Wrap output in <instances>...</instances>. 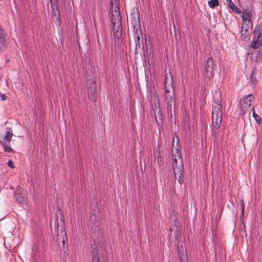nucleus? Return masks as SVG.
I'll return each mask as SVG.
<instances>
[{
  "mask_svg": "<svg viewBox=\"0 0 262 262\" xmlns=\"http://www.w3.org/2000/svg\"><path fill=\"white\" fill-rule=\"evenodd\" d=\"M88 96L89 99L93 102L97 99V87L94 80L91 79L88 81Z\"/></svg>",
  "mask_w": 262,
  "mask_h": 262,
  "instance_id": "nucleus-5",
  "label": "nucleus"
},
{
  "mask_svg": "<svg viewBox=\"0 0 262 262\" xmlns=\"http://www.w3.org/2000/svg\"><path fill=\"white\" fill-rule=\"evenodd\" d=\"M254 37L251 43V47L253 49H257L262 44V25L256 26L253 31Z\"/></svg>",
  "mask_w": 262,
  "mask_h": 262,
  "instance_id": "nucleus-4",
  "label": "nucleus"
},
{
  "mask_svg": "<svg viewBox=\"0 0 262 262\" xmlns=\"http://www.w3.org/2000/svg\"><path fill=\"white\" fill-rule=\"evenodd\" d=\"M4 149L5 151L11 152L13 151L12 148L6 145V143L3 144Z\"/></svg>",
  "mask_w": 262,
  "mask_h": 262,
  "instance_id": "nucleus-29",
  "label": "nucleus"
},
{
  "mask_svg": "<svg viewBox=\"0 0 262 262\" xmlns=\"http://www.w3.org/2000/svg\"><path fill=\"white\" fill-rule=\"evenodd\" d=\"M252 111H253V112H252L253 117L254 118L255 120L256 121V122H257V124H260L261 122V117L255 112L254 108H252Z\"/></svg>",
  "mask_w": 262,
  "mask_h": 262,
  "instance_id": "nucleus-23",
  "label": "nucleus"
},
{
  "mask_svg": "<svg viewBox=\"0 0 262 262\" xmlns=\"http://www.w3.org/2000/svg\"><path fill=\"white\" fill-rule=\"evenodd\" d=\"M229 7L232 10L236 13H239V11L237 10V7L232 3L231 0H226Z\"/></svg>",
  "mask_w": 262,
  "mask_h": 262,
  "instance_id": "nucleus-21",
  "label": "nucleus"
},
{
  "mask_svg": "<svg viewBox=\"0 0 262 262\" xmlns=\"http://www.w3.org/2000/svg\"><path fill=\"white\" fill-rule=\"evenodd\" d=\"M159 98L157 96H155V94H154L152 96H151V105L152 106L154 112L155 113L157 109H158V114L160 118L162 117V111L161 109L160 108V104H159Z\"/></svg>",
  "mask_w": 262,
  "mask_h": 262,
  "instance_id": "nucleus-10",
  "label": "nucleus"
},
{
  "mask_svg": "<svg viewBox=\"0 0 262 262\" xmlns=\"http://www.w3.org/2000/svg\"><path fill=\"white\" fill-rule=\"evenodd\" d=\"M5 36L4 35V32L3 30L1 29V27H0V43H3L4 41Z\"/></svg>",
  "mask_w": 262,
  "mask_h": 262,
  "instance_id": "nucleus-32",
  "label": "nucleus"
},
{
  "mask_svg": "<svg viewBox=\"0 0 262 262\" xmlns=\"http://www.w3.org/2000/svg\"><path fill=\"white\" fill-rule=\"evenodd\" d=\"M130 21L134 31L141 29L139 11L136 8L132 9Z\"/></svg>",
  "mask_w": 262,
  "mask_h": 262,
  "instance_id": "nucleus-6",
  "label": "nucleus"
},
{
  "mask_svg": "<svg viewBox=\"0 0 262 262\" xmlns=\"http://www.w3.org/2000/svg\"><path fill=\"white\" fill-rule=\"evenodd\" d=\"M175 140V137L173 138L172 147H171V156L173 159V161H174V159H177L178 158L179 160L182 159V156L181 154V146L180 145V142L178 138H177V141L176 143V145L175 148H174V142Z\"/></svg>",
  "mask_w": 262,
  "mask_h": 262,
  "instance_id": "nucleus-9",
  "label": "nucleus"
},
{
  "mask_svg": "<svg viewBox=\"0 0 262 262\" xmlns=\"http://www.w3.org/2000/svg\"><path fill=\"white\" fill-rule=\"evenodd\" d=\"M59 215L57 216V222H59V224H64V220L63 214L60 209H59Z\"/></svg>",
  "mask_w": 262,
  "mask_h": 262,
  "instance_id": "nucleus-22",
  "label": "nucleus"
},
{
  "mask_svg": "<svg viewBox=\"0 0 262 262\" xmlns=\"http://www.w3.org/2000/svg\"><path fill=\"white\" fill-rule=\"evenodd\" d=\"M158 151H157V152L155 154V157L157 158H161V152H160V147L159 146H158Z\"/></svg>",
  "mask_w": 262,
  "mask_h": 262,
  "instance_id": "nucleus-33",
  "label": "nucleus"
},
{
  "mask_svg": "<svg viewBox=\"0 0 262 262\" xmlns=\"http://www.w3.org/2000/svg\"><path fill=\"white\" fill-rule=\"evenodd\" d=\"M258 81V80L256 76V73L254 71H252L250 75V82L251 84L252 85H255L257 84Z\"/></svg>",
  "mask_w": 262,
  "mask_h": 262,
  "instance_id": "nucleus-20",
  "label": "nucleus"
},
{
  "mask_svg": "<svg viewBox=\"0 0 262 262\" xmlns=\"http://www.w3.org/2000/svg\"><path fill=\"white\" fill-rule=\"evenodd\" d=\"M166 79L165 80V83ZM172 91L168 90L165 84V101L166 104V108L167 114L172 117V108L175 109L176 107V97L174 95V88L171 86Z\"/></svg>",
  "mask_w": 262,
  "mask_h": 262,
  "instance_id": "nucleus-2",
  "label": "nucleus"
},
{
  "mask_svg": "<svg viewBox=\"0 0 262 262\" xmlns=\"http://www.w3.org/2000/svg\"><path fill=\"white\" fill-rule=\"evenodd\" d=\"M90 222L95 225L94 227H91L92 230L93 231L91 234L92 237L95 238L101 234L100 228L99 227V223L97 222V217L95 215H92L90 216Z\"/></svg>",
  "mask_w": 262,
  "mask_h": 262,
  "instance_id": "nucleus-8",
  "label": "nucleus"
},
{
  "mask_svg": "<svg viewBox=\"0 0 262 262\" xmlns=\"http://www.w3.org/2000/svg\"><path fill=\"white\" fill-rule=\"evenodd\" d=\"M252 29L250 28L248 26H245L242 24L241 27V39L244 41H247L250 40V34Z\"/></svg>",
  "mask_w": 262,
  "mask_h": 262,
  "instance_id": "nucleus-11",
  "label": "nucleus"
},
{
  "mask_svg": "<svg viewBox=\"0 0 262 262\" xmlns=\"http://www.w3.org/2000/svg\"><path fill=\"white\" fill-rule=\"evenodd\" d=\"M12 135H13V133H12V132H11V131L7 132L6 133V135L4 139L7 141H10L12 139Z\"/></svg>",
  "mask_w": 262,
  "mask_h": 262,
  "instance_id": "nucleus-27",
  "label": "nucleus"
},
{
  "mask_svg": "<svg viewBox=\"0 0 262 262\" xmlns=\"http://www.w3.org/2000/svg\"><path fill=\"white\" fill-rule=\"evenodd\" d=\"M92 262H95V261H93H93H92Z\"/></svg>",
  "mask_w": 262,
  "mask_h": 262,
  "instance_id": "nucleus-40",
  "label": "nucleus"
},
{
  "mask_svg": "<svg viewBox=\"0 0 262 262\" xmlns=\"http://www.w3.org/2000/svg\"><path fill=\"white\" fill-rule=\"evenodd\" d=\"M222 120V115L213 116L212 115V121L213 127L218 129L221 125Z\"/></svg>",
  "mask_w": 262,
  "mask_h": 262,
  "instance_id": "nucleus-16",
  "label": "nucleus"
},
{
  "mask_svg": "<svg viewBox=\"0 0 262 262\" xmlns=\"http://www.w3.org/2000/svg\"><path fill=\"white\" fill-rule=\"evenodd\" d=\"M208 5L211 8H214L216 6L219 5V1L218 0H210L208 1Z\"/></svg>",
  "mask_w": 262,
  "mask_h": 262,
  "instance_id": "nucleus-24",
  "label": "nucleus"
},
{
  "mask_svg": "<svg viewBox=\"0 0 262 262\" xmlns=\"http://www.w3.org/2000/svg\"><path fill=\"white\" fill-rule=\"evenodd\" d=\"M213 68V62L211 57L208 58L204 65V70L206 73V74H212Z\"/></svg>",
  "mask_w": 262,
  "mask_h": 262,
  "instance_id": "nucleus-14",
  "label": "nucleus"
},
{
  "mask_svg": "<svg viewBox=\"0 0 262 262\" xmlns=\"http://www.w3.org/2000/svg\"><path fill=\"white\" fill-rule=\"evenodd\" d=\"M173 171L176 179H178V182L181 184L184 182V176L183 174V164L182 159L179 161L178 159H174L172 163Z\"/></svg>",
  "mask_w": 262,
  "mask_h": 262,
  "instance_id": "nucleus-3",
  "label": "nucleus"
},
{
  "mask_svg": "<svg viewBox=\"0 0 262 262\" xmlns=\"http://www.w3.org/2000/svg\"><path fill=\"white\" fill-rule=\"evenodd\" d=\"M57 235H60V236H66V232L65 230L64 224H59V222L57 224Z\"/></svg>",
  "mask_w": 262,
  "mask_h": 262,
  "instance_id": "nucleus-17",
  "label": "nucleus"
},
{
  "mask_svg": "<svg viewBox=\"0 0 262 262\" xmlns=\"http://www.w3.org/2000/svg\"><path fill=\"white\" fill-rule=\"evenodd\" d=\"M157 163L159 166V167H161V163H162V158H157Z\"/></svg>",
  "mask_w": 262,
  "mask_h": 262,
  "instance_id": "nucleus-36",
  "label": "nucleus"
},
{
  "mask_svg": "<svg viewBox=\"0 0 262 262\" xmlns=\"http://www.w3.org/2000/svg\"><path fill=\"white\" fill-rule=\"evenodd\" d=\"M254 100L252 94L245 96L240 101L241 110L242 113H245L247 109L251 106V102Z\"/></svg>",
  "mask_w": 262,
  "mask_h": 262,
  "instance_id": "nucleus-7",
  "label": "nucleus"
},
{
  "mask_svg": "<svg viewBox=\"0 0 262 262\" xmlns=\"http://www.w3.org/2000/svg\"><path fill=\"white\" fill-rule=\"evenodd\" d=\"M112 7L111 22L114 36L119 39L122 35V26L120 9L117 0H111Z\"/></svg>",
  "mask_w": 262,
  "mask_h": 262,
  "instance_id": "nucleus-1",
  "label": "nucleus"
},
{
  "mask_svg": "<svg viewBox=\"0 0 262 262\" xmlns=\"http://www.w3.org/2000/svg\"><path fill=\"white\" fill-rule=\"evenodd\" d=\"M135 36L136 37L135 42L141 41L143 42V33L141 29L134 31Z\"/></svg>",
  "mask_w": 262,
  "mask_h": 262,
  "instance_id": "nucleus-19",
  "label": "nucleus"
},
{
  "mask_svg": "<svg viewBox=\"0 0 262 262\" xmlns=\"http://www.w3.org/2000/svg\"><path fill=\"white\" fill-rule=\"evenodd\" d=\"M21 188L20 187H18L16 191L15 192V197L17 202L22 203L24 200V197L21 193Z\"/></svg>",
  "mask_w": 262,
  "mask_h": 262,
  "instance_id": "nucleus-18",
  "label": "nucleus"
},
{
  "mask_svg": "<svg viewBox=\"0 0 262 262\" xmlns=\"http://www.w3.org/2000/svg\"><path fill=\"white\" fill-rule=\"evenodd\" d=\"M8 166L11 168H14V165L13 162L12 161V160H9V161L8 162Z\"/></svg>",
  "mask_w": 262,
  "mask_h": 262,
  "instance_id": "nucleus-34",
  "label": "nucleus"
},
{
  "mask_svg": "<svg viewBox=\"0 0 262 262\" xmlns=\"http://www.w3.org/2000/svg\"><path fill=\"white\" fill-rule=\"evenodd\" d=\"M93 260L95 262H100L99 258L98 252H97L93 255Z\"/></svg>",
  "mask_w": 262,
  "mask_h": 262,
  "instance_id": "nucleus-31",
  "label": "nucleus"
},
{
  "mask_svg": "<svg viewBox=\"0 0 262 262\" xmlns=\"http://www.w3.org/2000/svg\"><path fill=\"white\" fill-rule=\"evenodd\" d=\"M222 115V106L221 103H217L215 102L213 104H212V115L213 116Z\"/></svg>",
  "mask_w": 262,
  "mask_h": 262,
  "instance_id": "nucleus-15",
  "label": "nucleus"
},
{
  "mask_svg": "<svg viewBox=\"0 0 262 262\" xmlns=\"http://www.w3.org/2000/svg\"><path fill=\"white\" fill-rule=\"evenodd\" d=\"M177 248L181 260L185 261L186 258V249L185 246V243L182 241L180 242L179 241Z\"/></svg>",
  "mask_w": 262,
  "mask_h": 262,
  "instance_id": "nucleus-12",
  "label": "nucleus"
},
{
  "mask_svg": "<svg viewBox=\"0 0 262 262\" xmlns=\"http://www.w3.org/2000/svg\"><path fill=\"white\" fill-rule=\"evenodd\" d=\"M51 9H52V19H55L58 21H59L61 16L60 14V11L58 9V3L55 4L54 2L51 1Z\"/></svg>",
  "mask_w": 262,
  "mask_h": 262,
  "instance_id": "nucleus-13",
  "label": "nucleus"
},
{
  "mask_svg": "<svg viewBox=\"0 0 262 262\" xmlns=\"http://www.w3.org/2000/svg\"><path fill=\"white\" fill-rule=\"evenodd\" d=\"M142 47V49H143L144 48V46H143V43L141 42V41H136V48H135V54H137L138 53V48H140L141 47Z\"/></svg>",
  "mask_w": 262,
  "mask_h": 262,
  "instance_id": "nucleus-25",
  "label": "nucleus"
},
{
  "mask_svg": "<svg viewBox=\"0 0 262 262\" xmlns=\"http://www.w3.org/2000/svg\"><path fill=\"white\" fill-rule=\"evenodd\" d=\"M242 18L243 20L245 21H246L247 20L251 19L250 14L247 12L243 13L242 15Z\"/></svg>",
  "mask_w": 262,
  "mask_h": 262,
  "instance_id": "nucleus-28",
  "label": "nucleus"
},
{
  "mask_svg": "<svg viewBox=\"0 0 262 262\" xmlns=\"http://www.w3.org/2000/svg\"><path fill=\"white\" fill-rule=\"evenodd\" d=\"M242 24L245 25V26H248L250 28H252V22L251 19L247 20L245 23H243Z\"/></svg>",
  "mask_w": 262,
  "mask_h": 262,
  "instance_id": "nucleus-30",
  "label": "nucleus"
},
{
  "mask_svg": "<svg viewBox=\"0 0 262 262\" xmlns=\"http://www.w3.org/2000/svg\"><path fill=\"white\" fill-rule=\"evenodd\" d=\"M51 1L55 3V4L56 3H58V2H57V0H50V3L51 4Z\"/></svg>",
  "mask_w": 262,
  "mask_h": 262,
  "instance_id": "nucleus-38",
  "label": "nucleus"
},
{
  "mask_svg": "<svg viewBox=\"0 0 262 262\" xmlns=\"http://www.w3.org/2000/svg\"><path fill=\"white\" fill-rule=\"evenodd\" d=\"M60 235H57V240L58 242V243H59L60 241H61L62 242V245H63V247L64 248V245H65V241L67 239V237H66V236H60Z\"/></svg>",
  "mask_w": 262,
  "mask_h": 262,
  "instance_id": "nucleus-26",
  "label": "nucleus"
},
{
  "mask_svg": "<svg viewBox=\"0 0 262 262\" xmlns=\"http://www.w3.org/2000/svg\"><path fill=\"white\" fill-rule=\"evenodd\" d=\"M178 236H179V232H177V235L176 236V238L177 239H178Z\"/></svg>",
  "mask_w": 262,
  "mask_h": 262,
  "instance_id": "nucleus-39",
  "label": "nucleus"
},
{
  "mask_svg": "<svg viewBox=\"0 0 262 262\" xmlns=\"http://www.w3.org/2000/svg\"><path fill=\"white\" fill-rule=\"evenodd\" d=\"M241 205H242V214H244V202L243 200H241Z\"/></svg>",
  "mask_w": 262,
  "mask_h": 262,
  "instance_id": "nucleus-35",
  "label": "nucleus"
},
{
  "mask_svg": "<svg viewBox=\"0 0 262 262\" xmlns=\"http://www.w3.org/2000/svg\"><path fill=\"white\" fill-rule=\"evenodd\" d=\"M1 99L3 101L7 99V96L6 95L3 94L1 95Z\"/></svg>",
  "mask_w": 262,
  "mask_h": 262,
  "instance_id": "nucleus-37",
  "label": "nucleus"
}]
</instances>
